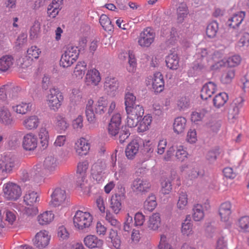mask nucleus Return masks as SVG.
Listing matches in <instances>:
<instances>
[{
  "label": "nucleus",
  "instance_id": "nucleus-1",
  "mask_svg": "<svg viewBox=\"0 0 249 249\" xmlns=\"http://www.w3.org/2000/svg\"><path fill=\"white\" fill-rule=\"evenodd\" d=\"M128 114L127 118V126H122L120 129L122 117L120 113L114 114L108 125V132L110 135L116 138L118 136L119 142L121 144L125 142L130 135L128 127H134L137 125L144 114L143 107L135 105L126 110Z\"/></svg>",
  "mask_w": 249,
  "mask_h": 249
},
{
  "label": "nucleus",
  "instance_id": "nucleus-2",
  "mask_svg": "<svg viewBox=\"0 0 249 249\" xmlns=\"http://www.w3.org/2000/svg\"><path fill=\"white\" fill-rule=\"evenodd\" d=\"M80 50L77 46L68 44L64 48V53L60 59V65L64 68L71 66L77 59Z\"/></svg>",
  "mask_w": 249,
  "mask_h": 249
},
{
  "label": "nucleus",
  "instance_id": "nucleus-3",
  "mask_svg": "<svg viewBox=\"0 0 249 249\" xmlns=\"http://www.w3.org/2000/svg\"><path fill=\"white\" fill-rule=\"evenodd\" d=\"M92 217L89 213L77 211L73 218V224L79 230L89 228L92 222Z\"/></svg>",
  "mask_w": 249,
  "mask_h": 249
},
{
  "label": "nucleus",
  "instance_id": "nucleus-4",
  "mask_svg": "<svg viewBox=\"0 0 249 249\" xmlns=\"http://www.w3.org/2000/svg\"><path fill=\"white\" fill-rule=\"evenodd\" d=\"M48 105L50 108L56 111L60 107L63 100L62 93L58 88H53L50 89L48 96Z\"/></svg>",
  "mask_w": 249,
  "mask_h": 249
},
{
  "label": "nucleus",
  "instance_id": "nucleus-5",
  "mask_svg": "<svg viewBox=\"0 0 249 249\" xmlns=\"http://www.w3.org/2000/svg\"><path fill=\"white\" fill-rule=\"evenodd\" d=\"M3 190L4 196L8 200H16L21 195L20 187L14 183L9 182L5 184Z\"/></svg>",
  "mask_w": 249,
  "mask_h": 249
},
{
  "label": "nucleus",
  "instance_id": "nucleus-6",
  "mask_svg": "<svg viewBox=\"0 0 249 249\" xmlns=\"http://www.w3.org/2000/svg\"><path fill=\"white\" fill-rule=\"evenodd\" d=\"M155 36L154 30L150 27H147L140 33L138 43L142 47H148L154 42Z\"/></svg>",
  "mask_w": 249,
  "mask_h": 249
},
{
  "label": "nucleus",
  "instance_id": "nucleus-7",
  "mask_svg": "<svg viewBox=\"0 0 249 249\" xmlns=\"http://www.w3.org/2000/svg\"><path fill=\"white\" fill-rule=\"evenodd\" d=\"M121 193L112 196L110 199V208L114 213L117 214L122 209V201L125 198V189L121 188Z\"/></svg>",
  "mask_w": 249,
  "mask_h": 249
},
{
  "label": "nucleus",
  "instance_id": "nucleus-8",
  "mask_svg": "<svg viewBox=\"0 0 249 249\" xmlns=\"http://www.w3.org/2000/svg\"><path fill=\"white\" fill-rule=\"evenodd\" d=\"M89 167V163L87 161L79 162L77 165L76 180L77 185L82 189H84L85 186V179L86 172Z\"/></svg>",
  "mask_w": 249,
  "mask_h": 249
},
{
  "label": "nucleus",
  "instance_id": "nucleus-9",
  "mask_svg": "<svg viewBox=\"0 0 249 249\" xmlns=\"http://www.w3.org/2000/svg\"><path fill=\"white\" fill-rule=\"evenodd\" d=\"M150 187L151 184L148 180L141 178L135 179L131 185L133 191L137 193H145L149 191Z\"/></svg>",
  "mask_w": 249,
  "mask_h": 249
},
{
  "label": "nucleus",
  "instance_id": "nucleus-10",
  "mask_svg": "<svg viewBox=\"0 0 249 249\" xmlns=\"http://www.w3.org/2000/svg\"><path fill=\"white\" fill-rule=\"evenodd\" d=\"M50 240V236L46 231H40L37 233L33 239L34 245L40 249L47 246Z\"/></svg>",
  "mask_w": 249,
  "mask_h": 249
},
{
  "label": "nucleus",
  "instance_id": "nucleus-11",
  "mask_svg": "<svg viewBox=\"0 0 249 249\" xmlns=\"http://www.w3.org/2000/svg\"><path fill=\"white\" fill-rule=\"evenodd\" d=\"M66 198V192L60 188H56L51 195L50 203L54 207L61 205Z\"/></svg>",
  "mask_w": 249,
  "mask_h": 249
},
{
  "label": "nucleus",
  "instance_id": "nucleus-12",
  "mask_svg": "<svg viewBox=\"0 0 249 249\" xmlns=\"http://www.w3.org/2000/svg\"><path fill=\"white\" fill-rule=\"evenodd\" d=\"M16 163L14 159L5 157L0 160V171L3 175L12 173Z\"/></svg>",
  "mask_w": 249,
  "mask_h": 249
},
{
  "label": "nucleus",
  "instance_id": "nucleus-13",
  "mask_svg": "<svg viewBox=\"0 0 249 249\" xmlns=\"http://www.w3.org/2000/svg\"><path fill=\"white\" fill-rule=\"evenodd\" d=\"M37 139L33 134L29 133L25 135L22 140V146L26 151H33L37 147Z\"/></svg>",
  "mask_w": 249,
  "mask_h": 249
},
{
  "label": "nucleus",
  "instance_id": "nucleus-14",
  "mask_svg": "<svg viewBox=\"0 0 249 249\" xmlns=\"http://www.w3.org/2000/svg\"><path fill=\"white\" fill-rule=\"evenodd\" d=\"M245 12L240 11L234 14L226 22V25L230 28L236 29L241 24L245 17Z\"/></svg>",
  "mask_w": 249,
  "mask_h": 249
},
{
  "label": "nucleus",
  "instance_id": "nucleus-15",
  "mask_svg": "<svg viewBox=\"0 0 249 249\" xmlns=\"http://www.w3.org/2000/svg\"><path fill=\"white\" fill-rule=\"evenodd\" d=\"M119 87V82L115 78L107 77L104 84L105 89L107 94L114 96Z\"/></svg>",
  "mask_w": 249,
  "mask_h": 249
},
{
  "label": "nucleus",
  "instance_id": "nucleus-16",
  "mask_svg": "<svg viewBox=\"0 0 249 249\" xmlns=\"http://www.w3.org/2000/svg\"><path fill=\"white\" fill-rule=\"evenodd\" d=\"M106 168L105 163L102 160H98L91 167V175L93 178L97 181H100L102 179L103 171Z\"/></svg>",
  "mask_w": 249,
  "mask_h": 249
},
{
  "label": "nucleus",
  "instance_id": "nucleus-17",
  "mask_svg": "<svg viewBox=\"0 0 249 249\" xmlns=\"http://www.w3.org/2000/svg\"><path fill=\"white\" fill-rule=\"evenodd\" d=\"M244 100L240 97L236 99L232 106V109L230 110L229 114V119L231 120L232 123L237 118L240 109L243 107Z\"/></svg>",
  "mask_w": 249,
  "mask_h": 249
},
{
  "label": "nucleus",
  "instance_id": "nucleus-18",
  "mask_svg": "<svg viewBox=\"0 0 249 249\" xmlns=\"http://www.w3.org/2000/svg\"><path fill=\"white\" fill-rule=\"evenodd\" d=\"M216 85L212 82H209L205 84L202 87L201 90L200 97L202 99L207 100L211 97L216 91Z\"/></svg>",
  "mask_w": 249,
  "mask_h": 249
},
{
  "label": "nucleus",
  "instance_id": "nucleus-19",
  "mask_svg": "<svg viewBox=\"0 0 249 249\" xmlns=\"http://www.w3.org/2000/svg\"><path fill=\"white\" fill-rule=\"evenodd\" d=\"M85 245L89 248H101L103 245V241L98 239L96 236L89 235L84 240Z\"/></svg>",
  "mask_w": 249,
  "mask_h": 249
},
{
  "label": "nucleus",
  "instance_id": "nucleus-20",
  "mask_svg": "<svg viewBox=\"0 0 249 249\" xmlns=\"http://www.w3.org/2000/svg\"><path fill=\"white\" fill-rule=\"evenodd\" d=\"M231 205L229 201L223 203L219 208V214L221 220L226 222L228 220L231 213Z\"/></svg>",
  "mask_w": 249,
  "mask_h": 249
},
{
  "label": "nucleus",
  "instance_id": "nucleus-21",
  "mask_svg": "<svg viewBox=\"0 0 249 249\" xmlns=\"http://www.w3.org/2000/svg\"><path fill=\"white\" fill-rule=\"evenodd\" d=\"M164 86V81L163 75L160 72H156L154 74L153 80V89L155 90V92H160L163 90Z\"/></svg>",
  "mask_w": 249,
  "mask_h": 249
},
{
  "label": "nucleus",
  "instance_id": "nucleus-22",
  "mask_svg": "<svg viewBox=\"0 0 249 249\" xmlns=\"http://www.w3.org/2000/svg\"><path fill=\"white\" fill-rule=\"evenodd\" d=\"M75 149L79 155H86L89 149V144L85 139L81 138L76 143Z\"/></svg>",
  "mask_w": 249,
  "mask_h": 249
},
{
  "label": "nucleus",
  "instance_id": "nucleus-23",
  "mask_svg": "<svg viewBox=\"0 0 249 249\" xmlns=\"http://www.w3.org/2000/svg\"><path fill=\"white\" fill-rule=\"evenodd\" d=\"M179 57L177 53L173 52L166 57V66L170 69L176 70L179 67Z\"/></svg>",
  "mask_w": 249,
  "mask_h": 249
},
{
  "label": "nucleus",
  "instance_id": "nucleus-24",
  "mask_svg": "<svg viewBox=\"0 0 249 249\" xmlns=\"http://www.w3.org/2000/svg\"><path fill=\"white\" fill-rule=\"evenodd\" d=\"M86 79L89 84L97 85L101 80L99 72L96 69L88 71L86 75Z\"/></svg>",
  "mask_w": 249,
  "mask_h": 249
},
{
  "label": "nucleus",
  "instance_id": "nucleus-25",
  "mask_svg": "<svg viewBox=\"0 0 249 249\" xmlns=\"http://www.w3.org/2000/svg\"><path fill=\"white\" fill-rule=\"evenodd\" d=\"M139 144L136 141H133L130 142L125 149V155L129 159H133L138 153L139 149Z\"/></svg>",
  "mask_w": 249,
  "mask_h": 249
},
{
  "label": "nucleus",
  "instance_id": "nucleus-26",
  "mask_svg": "<svg viewBox=\"0 0 249 249\" xmlns=\"http://www.w3.org/2000/svg\"><path fill=\"white\" fill-rule=\"evenodd\" d=\"M186 125V120L184 117H178L175 119L173 124V129L178 134L184 132Z\"/></svg>",
  "mask_w": 249,
  "mask_h": 249
},
{
  "label": "nucleus",
  "instance_id": "nucleus-27",
  "mask_svg": "<svg viewBox=\"0 0 249 249\" xmlns=\"http://www.w3.org/2000/svg\"><path fill=\"white\" fill-rule=\"evenodd\" d=\"M189 14V10L187 4L185 3H181L177 9V22L182 23L183 22Z\"/></svg>",
  "mask_w": 249,
  "mask_h": 249
},
{
  "label": "nucleus",
  "instance_id": "nucleus-28",
  "mask_svg": "<svg viewBox=\"0 0 249 249\" xmlns=\"http://www.w3.org/2000/svg\"><path fill=\"white\" fill-rule=\"evenodd\" d=\"M161 225V220L159 213H153L149 217L148 228L153 231L158 230Z\"/></svg>",
  "mask_w": 249,
  "mask_h": 249
},
{
  "label": "nucleus",
  "instance_id": "nucleus-29",
  "mask_svg": "<svg viewBox=\"0 0 249 249\" xmlns=\"http://www.w3.org/2000/svg\"><path fill=\"white\" fill-rule=\"evenodd\" d=\"M0 122L5 125H10L13 123L9 110L4 107H1L0 110Z\"/></svg>",
  "mask_w": 249,
  "mask_h": 249
},
{
  "label": "nucleus",
  "instance_id": "nucleus-30",
  "mask_svg": "<svg viewBox=\"0 0 249 249\" xmlns=\"http://www.w3.org/2000/svg\"><path fill=\"white\" fill-rule=\"evenodd\" d=\"M43 165L44 168L49 171L55 170L57 166L56 158L52 155H49L45 158Z\"/></svg>",
  "mask_w": 249,
  "mask_h": 249
},
{
  "label": "nucleus",
  "instance_id": "nucleus-31",
  "mask_svg": "<svg viewBox=\"0 0 249 249\" xmlns=\"http://www.w3.org/2000/svg\"><path fill=\"white\" fill-rule=\"evenodd\" d=\"M14 59L11 55H4L0 58V71H6L13 64Z\"/></svg>",
  "mask_w": 249,
  "mask_h": 249
},
{
  "label": "nucleus",
  "instance_id": "nucleus-32",
  "mask_svg": "<svg viewBox=\"0 0 249 249\" xmlns=\"http://www.w3.org/2000/svg\"><path fill=\"white\" fill-rule=\"evenodd\" d=\"M206 67L202 62L195 61L193 64V66L189 70V73L191 76H196L201 74L205 71Z\"/></svg>",
  "mask_w": 249,
  "mask_h": 249
},
{
  "label": "nucleus",
  "instance_id": "nucleus-33",
  "mask_svg": "<svg viewBox=\"0 0 249 249\" xmlns=\"http://www.w3.org/2000/svg\"><path fill=\"white\" fill-rule=\"evenodd\" d=\"M229 97L226 93H219L213 98V104L216 107L220 108L225 105Z\"/></svg>",
  "mask_w": 249,
  "mask_h": 249
},
{
  "label": "nucleus",
  "instance_id": "nucleus-34",
  "mask_svg": "<svg viewBox=\"0 0 249 249\" xmlns=\"http://www.w3.org/2000/svg\"><path fill=\"white\" fill-rule=\"evenodd\" d=\"M32 106L31 103L22 102L19 105L13 106L12 108L13 111L16 113L23 115L31 110Z\"/></svg>",
  "mask_w": 249,
  "mask_h": 249
},
{
  "label": "nucleus",
  "instance_id": "nucleus-35",
  "mask_svg": "<svg viewBox=\"0 0 249 249\" xmlns=\"http://www.w3.org/2000/svg\"><path fill=\"white\" fill-rule=\"evenodd\" d=\"M39 124V119L38 117L35 115L30 116L23 121V125L28 129L36 128Z\"/></svg>",
  "mask_w": 249,
  "mask_h": 249
},
{
  "label": "nucleus",
  "instance_id": "nucleus-36",
  "mask_svg": "<svg viewBox=\"0 0 249 249\" xmlns=\"http://www.w3.org/2000/svg\"><path fill=\"white\" fill-rule=\"evenodd\" d=\"M54 214L52 212H45L38 216V221L40 225L49 224L53 220Z\"/></svg>",
  "mask_w": 249,
  "mask_h": 249
},
{
  "label": "nucleus",
  "instance_id": "nucleus-37",
  "mask_svg": "<svg viewBox=\"0 0 249 249\" xmlns=\"http://www.w3.org/2000/svg\"><path fill=\"white\" fill-rule=\"evenodd\" d=\"M108 242H111L112 246L116 249H119L121 246V240L117 235L116 231L111 229L109 232Z\"/></svg>",
  "mask_w": 249,
  "mask_h": 249
},
{
  "label": "nucleus",
  "instance_id": "nucleus-38",
  "mask_svg": "<svg viewBox=\"0 0 249 249\" xmlns=\"http://www.w3.org/2000/svg\"><path fill=\"white\" fill-rule=\"evenodd\" d=\"M152 122L151 117L149 116H145L142 119L140 120L139 124H137L138 131L139 132H143L148 129Z\"/></svg>",
  "mask_w": 249,
  "mask_h": 249
},
{
  "label": "nucleus",
  "instance_id": "nucleus-39",
  "mask_svg": "<svg viewBox=\"0 0 249 249\" xmlns=\"http://www.w3.org/2000/svg\"><path fill=\"white\" fill-rule=\"evenodd\" d=\"M99 22L103 28L106 31H111L114 28L113 25L106 15L102 14L100 16Z\"/></svg>",
  "mask_w": 249,
  "mask_h": 249
},
{
  "label": "nucleus",
  "instance_id": "nucleus-40",
  "mask_svg": "<svg viewBox=\"0 0 249 249\" xmlns=\"http://www.w3.org/2000/svg\"><path fill=\"white\" fill-rule=\"evenodd\" d=\"M56 121V126L57 129L62 132V131H66L69 126V124L67 123V120L65 117L62 116L58 115L55 118Z\"/></svg>",
  "mask_w": 249,
  "mask_h": 249
},
{
  "label": "nucleus",
  "instance_id": "nucleus-41",
  "mask_svg": "<svg viewBox=\"0 0 249 249\" xmlns=\"http://www.w3.org/2000/svg\"><path fill=\"white\" fill-rule=\"evenodd\" d=\"M218 24L216 21L210 23L206 29V34L209 38L214 37L218 30Z\"/></svg>",
  "mask_w": 249,
  "mask_h": 249
},
{
  "label": "nucleus",
  "instance_id": "nucleus-42",
  "mask_svg": "<svg viewBox=\"0 0 249 249\" xmlns=\"http://www.w3.org/2000/svg\"><path fill=\"white\" fill-rule=\"evenodd\" d=\"M87 64L84 61L79 62L75 67L74 75L79 79H81L85 74Z\"/></svg>",
  "mask_w": 249,
  "mask_h": 249
},
{
  "label": "nucleus",
  "instance_id": "nucleus-43",
  "mask_svg": "<svg viewBox=\"0 0 249 249\" xmlns=\"http://www.w3.org/2000/svg\"><path fill=\"white\" fill-rule=\"evenodd\" d=\"M38 195L34 191H29L24 196V201L27 205L31 206L37 201Z\"/></svg>",
  "mask_w": 249,
  "mask_h": 249
},
{
  "label": "nucleus",
  "instance_id": "nucleus-44",
  "mask_svg": "<svg viewBox=\"0 0 249 249\" xmlns=\"http://www.w3.org/2000/svg\"><path fill=\"white\" fill-rule=\"evenodd\" d=\"M193 217L194 220L199 221L204 217V213L201 205L197 204L195 205L193 208Z\"/></svg>",
  "mask_w": 249,
  "mask_h": 249
},
{
  "label": "nucleus",
  "instance_id": "nucleus-45",
  "mask_svg": "<svg viewBox=\"0 0 249 249\" xmlns=\"http://www.w3.org/2000/svg\"><path fill=\"white\" fill-rule=\"evenodd\" d=\"M93 103L92 100L89 101V105H87L86 109V114L88 121L90 123H94L96 121L95 112L93 111L91 104Z\"/></svg>",
  "mask_w": 249,
  "mask_h": 249
},
{
  "label": "nucleus",
  "instance_id": "nucleus-46",
  "mask_svg": "<svg viewBox=\"0 0 249 249\" xmlns=\"http://www.w3.org/2000/svg\"><path fill=\"white\" fill-rule=\"evenodd\" d=\"M157 206L156 197L154 195H151L148 196L144 203L145 209L149 211H152Z\"/></svg>",
  "mask_w": 249,
  "mask_h": 249
},
{
  "label": "nucleus",
  "instance_id": "nucleus-47",
  "mask_svg": "<svg viewBox=\"0 0 249 249\" xmlns=\"http://www.w3.org/2000/svg\"><path fill=\"white\" fill-rule=\"evenodd\" d=\"M188 203L187 195L185 192H181L179 193L177 207L180 210H183L185 208Z\"/></svg>",
  "mask_w": 249,
  "mask_h": 249
},
{
  "label": "nucleus",
  "instance_id": "nucleus-48",
  "mask_svg": "<svg viewBox=\"0 0 249 249\" xmlns=\"http://www.w3.org/2000/svg\"><path fill=\"white\" fill-rule=\"evenodd\" d=\"M192 224L191 220L186 217L184 222L182 224L181 231L183 234L189 235L192 234Z\"/></svg>",
  "mask_w": 249,
  "mask_h": 249
},
{
  "label": "nucleus",
  "instance_id": "nucleus-49",
  "mask_svg": "<svg viewBox=\"0 0 249 249\" xmlns=\"http://www.w3.org/2000/svg\"><path fill=\"white\" fill-rule=\"evenodd\" d=\"M41 53V51L36 46H32L27 51V56L33 60L34 58L37 59Z\"/></svg>",
  "mask_w": 249,
  "mask_h": 249
},
{
  "label": "nucleus",
  "instance_id": "nucleus-50",
  "mask_svg": "<svg viewBox=\"0 0 249 249\" xmlns=\"http://www.w3.org/2000/svg\"><path fill=\"white\" fill-rule=\"evenodd\" d=\"M136 97L131 93L127 92L125 95V110L135 106Z\"/></svg>",
  "mask_w": 249,
  "mask_h": 249
},
{
  "label": "nucleus",
  "instance_id": "nucleus-51",
  "mask_svg": "<svg viewBox=\"0 0 249 249\" xmlns=\"http://www.w3.org/2000/svg\"><path fill=\"white\" fill-rule=\"evenodd\" d=\"M178 107L179 110H184L188 108L190 106V99L188 97L183 96L180 97L178 101Z\"/></svg>",
  "mask_w": 249,
  "mask_h": 249
},
{
  "label": "nucleus",
  "instance_id": "nucleus-52",
  "mask_svg": "<svg viewBox=\"0 0 249 249\" xmlns=\"http://www.w3.org/2000/svg\"><path fill=\"white\" fill-rule=\"evenodd\" d=\"M40 31V24L38 21L35 20L30 29V36L33 39L36 38Z\"/></svg>",
  "mask_w": 249,
  "mask_h": 249
},
{
  "label": "nucleus",
  "instance_id": "nucleus-53",
  "mask_svg": "<svg viewBox=\"0 0 249 249\" xmlns=\"http://www.w3.org/2000/svg\"><path fill=\"white\" fill-rule=\"evenodd\" d=\"M238 224L240 228L246 232L249 231V216H245L239 219Z\"/></svg>",
  "mask_w": 249,
  "mask_h": 249
},
{
  "label": "nucleus",
  "instance_id": "nucleus-54",
  "mask_svg": "<svg viewBox=\"0 0 249 249\" xmlns=\"http://www.w3.org/2000/svg\"><path fill=\"white\" fill-rule=\"evenodd\" d=\"M235 76V71L233 69L229 70L221 78V81L224 84H229L231 82Z\"/></svg>",
  "mask_w": 249,
  "mask_h": 249
},
{
  "label": "nucleus",
  "instance_id": "nucleus-55",
  "mask_svg": "<svg viewBox=\"0 0 249 249\" xmlns=\"http://www.w3.org/2000/svg\"><path fill=\"white\" fill-rule=\"evenodd\" d=\"M241 58L239 55H234L228 58L227 62L230 67H234L240 64Z\"/></svg>",
  "mask_w": 249,
  "mask_h": 249
},
{
  "label": "nucleus",
  "instance_id": "nucleus-56",
  "mask_svg": "<svg viewBox=\"0 0 249 249\" xmlns=\"http://www.w3.org/2000/svg\"><path fill=\"white\" fill-rule=\"evenodd\" d=\"M134 223L133 217L132 216H130L129 213H127L123 229L124 231L128 232L130 231Z\"/></svg>",
  "mask_w": 249,
  "mask_h": 249
},
{
  "label": "nucleus",
  "instance_id": "nucleus-57",
  "mask_svg": "<svg viewBox=\"0 0 249 249\" xmlns=\"http://www.w3.org/2000/svg\"><path fill=\"white\" fill-rule=\"evenodd\" d=\"M134 221V226H142L145 221V216L142 213L138 212L135 215Z\"/></svg>",
  "mask_w": 249,
  "mask_h": 249
},
{
  "label": "nucleus",
  "instance_id": "nucleus-58",
  "mask_svg": "<svg viewBox=\"0 0 249 249\" xmlns=\"http://www.w3.org/2000/svg\"><path fill=\"white\" fill-rule=\"evenodd\" d=\"M21 91V88L19 87H15L12 88L8 86V94L10 98L16 99Z\"/></svg>",
  "mask_w": 249,
  "mask_h": 249
},
{
  "label": "nucleus",
  "instance_id": "nucleus-59",
  "mask_svg": "<svg viewBox=\"0 0 249 249\" xmlns=\"http://www.w3.org/2000/svg\"><path fill=\"white\" fill-rule=\"evenodd\" d=\"M39 136L41 140V143L42 144V146L45 148L47 147L48 145V132H47L44 128H42L40 131Z\"/></svg>",
  "mask_w": 249,
  "mask_h": 249
},
{
  "label": "nucleus",
  "instance_id": "nucleus-60",
  "mask_svg": "<svg viewBox=\"0 0 249 249\" xmlns=\"http://www.w3.org/2000/svg\"><path fill=\"white\" fill-rule=\"evenodd\" d=\"M69 235V233L64 226H61L58 228L57 230V236L60 239L62 240L67 239Z\"/></svg>",
  "mask_w": 249,
  "mask_h": 249
},
{
  "label": "nucleus",
  "instance_id": "nucleus-61",
  "mask_svg": "<svg viewBox=\"0 0 249 249\" xmlns=\"http://www.w3.org/2000/svg\"><path fill=\"white\" fill-rule=\"evenodd\" d=\"M238 44L240 47L247 46L249 45V34L244 33L240 38Z\"/></svg>",
  "mask_w": 249,
  "mask_h": 249
},
{
  "label": "nucleus",
  "instance_id": "nucleus-62",
  "mask_svg": "<svg viewBox=\"0 0 249 249\" xmlns=\"http://www.w3.org/2000/svg\"><path fill=\"white\" fill-rule=\"evenodd\" d=\"M166 237L162 235L160 237V241L159 245V249H173L171 246L166 242Z\"/></svg>",
  "mask_w": 249,
  "mask_h": 249
},
{
  "label": "nucleus",
  "instance_id": "nucleus-63",
  "mask_svg": "<svg viewBox=\"0 0 249 249\" xmlns=\"http://www.w3.org/2000/svg\"><path fill=\"white\" fill-rule=\"evenodd\" d=\"M176 157L180 161H182L187 157V153L182 146H180L178 149L176 148Z\"/></svg>",
  "mask_w": 249,
  "mask_h": 249
},
{
  "label": "nucleus",
  "instance_id": "nucleus-64",
  "mask_svg": "<svg viewBox=\"0 0 249 249\" xmlns=\"http://www.w3.org/2000/svg\"><path fill=\"white\" fill-rule=\"evenodd\" d=\"M153 151L154 148L152 146L148 145L147 143H143V148L142 149V152L143 155L146 156V158L150 157Z\"/></svg>",
  "mask_w": 249,
  "mask_h": 249
}]
</instances>
